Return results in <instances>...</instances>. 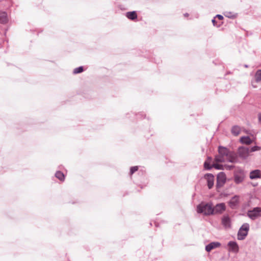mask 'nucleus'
<instances>
[{
    "mask_svg": "<svg viewBox=\"0 0 261 261\" xmlns=\"http://www.w3.org/2000/svg\"><path fill=\"white\" fill-rule=\"evenodd\" d=\"M237 155L233 152L229 151L226 148L219 147V154L217 155L211 165L212 159L208 158L204 163V166L206 169H210L212 167L216 169L223 170V166L220 163L228 161L235 162L237 160Z\"/></svg>",
    "mask_w": 261,
    "mask_h": 261,
    "instance_id": "nucleus-1",
    "label": "nucleus"
},
{
    "mask_svg": "<svg viewBox=\"0 0 261 261\" xmlns=\"http://www.w3.org/2000/svg\"><path fill=\"white\" fill-rule=\"evenodd\" d=\"M197 211L198 213H202L205 215H213V207L208 203L200 204L197 206Z\"/></svg>",
    "mask_w": 261,
    "mask_h": 261,
    "instance_id": "nucleus-2",
    "label": "nucleus"
},
{
    "mask_svg": "<svg viewBox=\"0 0 261 261\" xmlns=\"http://www.w3.org/2000/svg\"><path fill=\"white\" fill-rule=\"evenodd\" d=\"M249 228V224L247 223L244 224L242 226L238 233V239L239 240H242L244 239L248 234Z\"/></svg>",
    "mask_w": 261,
    "mask_h": 261,
    "instance_id": "nucleus-3",
    "label": "nucleus"
},
{
    "mask_svg": "<svg viewBox=\"0 0 261 261\" xmlns=\"http://www.w3.org/2000/svg\"><path fill=\"white\" fill-rule=\"evenodd\" d=\"M245 178V173L242 170H237L235 171L234 174V182L237 184L241 183Z\"/></svg>",
    "mask_w": 261,
    "mask_h": 261,
    "instance_id": "nucleus-4",
    "label": "nucleus"
},
{
    "mask_svg": "<svg viewBox=\"0 0 261 261\" xmlns=\"http://www.w3.org/2000/svg\"><path fill=\"white\" fill-rule=\"evenodd\" d=\"M213 215L222 214L226 210V205L224 203L217 204L213 207Z\"/></svg>",
    "mask_w": 261,
    "mask_h": 261,
    "instance_id": "nucleus-5",
    "label": "nucleus"
},
{
    "mask_svg": "<svg viewBox=\"0 0 261 261\" xmlns=\"http://www.w3.org/2000/svg\"><path fill=\"white\" fill-rule=\"evenodd\" d=\"M226 180V176L224 172L219 173L217 177V187H221L225 183Z\"/></svg>",
    "mask_w": 261,
    "mask_h": 261,
    "instance_id": "nucleus-6",
    "label": "nucleus"
},
{
    "mask_svg": "<svg viewBox=\"0 0 261 261\" xmlns=\"http://www.w3.org/2000/svg\"><path fill=\"white\" fill-rule=\"evenodd\" d=\"M247 215L251 219H255L261 216V208L259 207L254 208L253 210L248 211Z\"/></svg>",
    "mask_w": 261,
    "mask_h": 261,
    "instance_id": "nucleus-7",
    "label": "nucleus"
},
{
    "mask_svg": "<svg viewBox=\"0 0 261 261\" xmlns=\"http://www.w3.org/2000/svg\"><path fill=\"white\" fill-rule=\"evenodd\" d=\"M249 152L248 148L240 147L238 149V153L241 158L245 159L249 156Z\"/></svg>",
    "mask_w": 261,
    "mask_h": 261,
    "instance_id": "nucleus-8",
    "label": "nucleus"
},
{
    "mask_svg": "<svg viewBox=\"0 0 261 261\" xmlns=\"http://www.w3.org/2000/svg\"><path fill=\"white\" fill-rule=\"evenodd\" d=\"M205 179L207 181V186L209 189H211L214 186V176L212 174H206L204 176Z\"/></svg>",
    "mask_w": 261,
    "mask_h": 261,
    "instance_id": "nucleus-9",
    "label": "nucleus"
},
{
    "mask_svg": "<svg viewBox=\"0 0 261 261\" xmlns=\"http://www.w3.org/2000/svg\"><path fill=\"white\" fill-rule=\"evenodd\" d=\"M239 202V197L238 196H234L230 200L229 205L230 207L233 208L238 204Z\"/></svg>",
    "mask_w": 261,
    "mask_h": 261,
    "instance_id": "nucleus-10",
    "label": "nucleus"
},
{
    "mask_svg": "<svg viewBox=\"0 0 261 261\" xmlns=\"http://www.w3.org/2000/svg\"><path fill=\"white\" fill-rule=\"evenodd\" d=\"M222 223L225 227L230 226V219L228 216H224L222 218Z\"/></svg>",
    "mask_w": 261,
    "mask_h": 261,
    "instance_id": "nucleus-11",
    "label": "nucleus"
},
{
    "mask_svg": "<svg viewBox=\"0 0 261 261\" xmlns=\"http://www.w3.org/2000/svg\"><path fill=\"white\" fill-rule=\"evenodd\" d=\"M220 244L218 242H213L208 245H207L205 247V250L207 252L211 251L212 250H213L214 248H216L219 246H220Z\"/></svg>",
    "mask_w": 261,
    "mask_h": 261,
    "instance_id": "nucleus-12",
    "label": "nucleus"
},
{
    "mask_svg": "<svg viewBox=\"0 0 261 261\" xmlns=\"http://www.w3.org/2000/svg\"><path fill=\"white\" fill-rule=\"evenodd\" d=\"M229 249L234 252H237L239 251V247L237 244L234 242H230L228 243Z\"/></svg>",
    "mask_w": 261,
    "mask_h": 261,
    "instance_id": "nucleus-13",
    "label": "nucleus"
},
{
    "mask_svg": "<svg viewBox=\"0 0 261 261\" xmlns=\"http://www.w3.org/2000/svg\"><path fill=\"white\" fill-rule=\"evenodd\" d=\"M7 14L5 12H0V23H6L8 22Z\"/></svg>",
    "mask_w": 261,
    "mask_h": 261,
    "instance_id": "nucleus-14",
    "label": "nucleus"
},
{
    "mask_svg": "<svg viewBox=\"0 0 261 261\" xmlns=\"http://www.w3.org/2000/svg\"><path fill=\"white\" fill-rule=\"evenodd\" d=\"M253 141L251 140L249 137H242L240 138V142L242 144L249 145L252 143Z\"/></svg>",
    "mask_w": 261,
    "mask_h": 261,
    "instance_id": "nucleus-15",
    "label": "nucleus"
},
{
    "mask_svg": "<svg viewBox=\"0 0 261 261\" xmlns=\"http://www.w3.org/2000/svg\"><path fill=\"white\" fill-rule=\"evenodd\" d=\"M260 177H261V172L260 170H256L250 172V177L251 179Z\"/></svg>",
    "mask_w": 261,
    "mask_h": 261,
    "instance_id": "nucleus-16",
    "label": "nucleus"
},
{
    "mask_svg": "<svg viewBox=\"0 0 261 261\" xmlns=\"http://www.w3.org/2000/svg\"><path fill=\"white\" fill-rule=\"evenodd\" d=\"M126 16L130 20H134L137 18V14L135 11L128 12Z\"/></svg>",
    "mask_w": 261,
    "mask_h": 261,
    "instance_id": "nucleus-17",
    "label": "nucleus"
},
{
    "mask_svg": "<svg viewBox=\"0 0 261 261\" xmlns=\"http://www.w3.org/2000/svg\"><path fill=\"white\" fill-rule=\"evenodd\" d=\"M241 132V128L238 126H234L231 128V133L234 136H238Z\"/></svg>",
    "mask_w": 261,
    "mask_h": 261,
    "instance_id": "nucleus-18",
    "label": "nucleus"
},
{
    "mask_svg": "<svg viewBox=\"0 0 261 261\" xmlns=\"http://www.w3.org/2000/svg\"><path fill=\"white\" fill-rule=\"evenodd\" d=\"M254 80L256 83L261 81V70L259 69L256 71L254 74Z\"/></svg>",
    "mask_w": 261,
    "mask_h": 261,
    "instance_id": "nucleus-19",
    "label": "nucleus"
},
{
    "mask_svg": "<svg viewBox=\"0 0 261 261\" xmlns=\"http://www.w3.org/2000/svg\"><path fill=\"white\" fill-rule=\"evenodd\" d=\"M55 176L58 179L62 181H64L65 179L64 174L60 171H58L56 173Z\"/></svg>",
    "mask_w": 261,
    "mask_h": 261,
    "instance_id": "nucleus-20",
    "label": "nucleus"
},
{
    "mask_svg": "<svg viewBox=\"0 0 261 261\" xmlns=\"http://www.w3.org/2000/svg\"><path fill=\"white\" fill-rule=\"evenodd\" d=\"M83 70H84L83 67L82 66H80V67L75 68L73 70V73L74 74H77V73L82 72L83 71Z\"/></svg>",
    "mask_w": 261,
    "mask_h": 261,
    "instance_id": "nucleus-21",
    "label": "nucleus"
},
{
    "mask_svg": "<svg viewBox=\"0 0 261 261\" xmlns=\"http://www.w3.org/2000/svg\"><path fill=\"white\" fill-rule=\"evenodd\" d=\"M138 170V166H134L131 167L130 170V175H132L135 172L137 171Z\"/></svg>",
    "mask_w": 261,
    "mask_h": 261,
    "instance_id": "nucleus-22",
    "label": "nucleus"
},
{
    "mask_svg": "<svg viewBox=\"0 0 261 261\" xmlns=\"http://www.w3.org/2000/svg\"><path fill=\"white\" fill-rule=\"evenodd\" d=\"M260 149H261L260 147L255 146H254L251 148L250 151L254 152V151L260 150Z\"/></svg>",
    "mask_w": 261,
    "mask_h": 261,
    "instance_id": "nucleus-23",
    "label": "nucleus"
},
{
    "mask_svg": "<svg viewBox=\"0 0 261 261\" xmlns=\"http://www.w3.org/2000/svg\"><path fill=\"white\" fill-rule=\"evenodd\" d=\"M216 17L218 18L219 20H222L223 19V17L221 15H217Z\"/></svg>",
    "mask_w": 261,
    "mask_h": 261,
    "instance_id": "nucleus-24",
    "label": "nucleus"
},
{
    "mask_svg": "<svg viewBox=\"0 0 261 261\" xmlns=\"http://www.w3.org/2000/svg\"><path fill=\"white\" fill-rule=\"evenodd\" d=\"M258 119L259 123L260 124H261V113H259V114L258 115Z\"/></svg>",
    "mask_w": 261,
    "mask_h": 261,
    "instance_id": "nucleus-25",
    "label": "nucleus"
},
{
    "mask_svg": "<svg viewBox=\"0 0 261 261\" xmlns=\"http://www.w3.org/2000/svg\"><path fill=\"white\" fill-rule=\"evenodd\" d=\"M212 22H213L214 25H216V20H215V19H213L212 20Z\"/></svg>",
    "mask_w": 261,
    "mask_h": 261,
    "instance_id": "nucleus-26",
    "label": "nucleus"
},
{
    "mask_svg": "<svg viewBox=\"0 0 261 261\" xmlns=\"http://www.w3.org/2000/svg\"><path fill=\"white\" fill-rule=\"evenodd\" d=\"M252 85L253 87L254 88L257 87V86L254 85L253 82L252 83Z\"/></svg>",
    "mask_w": 261,
    "mask_h": 261,
    "instance_id": "nucleus-27",
    "label": "nucleus"
},
{
    "mask_svg": "<svg viewBox=\"0 0 261 261\" xmlns=\"http://www.w3.org/2000/svg\"><path fill=\"white\" fill-rule=\"evenodd\" d=\"M233 167V166H227L226 167L227 169H231Z\"/></svg>",
    "mask_w": 261,
    "mask_h": 261,
    "instance_id": "nucleus-28",
    "label": "nucleus"
}]
</instances>
